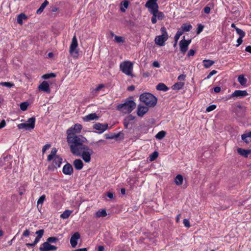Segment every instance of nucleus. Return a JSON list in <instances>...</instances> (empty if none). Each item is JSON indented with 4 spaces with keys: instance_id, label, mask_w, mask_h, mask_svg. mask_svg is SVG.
<instances>
[{
    "instance_id": "f257e3e1",
    "label": "nucleus",
    "mask_w": 251,
    "mask_h": 251,
    "mask_svg": "<svg viewBox=\"0 0 251 251\" xmlns=\"http://www.w3.org/2000/svg\"><path fill=\"white\" fill-rule=\"evenodd\" d=\"M87 141L86 138L82 135L67 137V142L69 146L70 151L74 155H79L82 149H85Z\"/></svg>"
},
{
    "instance_id": "f03ea898",
    "label": "nucleus",
    "mask_w": 251,
    "mask_h": 251,
    "mask_svg": "<svg viewBox=\"0 0 251 251\" xmlns=\"http://www.w3.org/2000/svg\"><path fill=\"white\" fill-rule=\"evenodd\" d=\"M57 149L55 148H53L51 150L50 154L48 156L47 160L50 161L53 160L52 164L49 166L48 169L50 170H54V169L60 167L62 162V158L59 155H56Z\"/></svg>"
},
{
    "instance_id": "7ed1b4c3",
    "label": "nucleus",
    "mask_w": 251,
    "mask_h": 251,
    "mask_svg": "<svg viewBox=\"0 0 251 251\" xmlns=\"http://www.w3.org/2000/svg\"><path fill=\"white\" fill-rule=\"evenodd\" d=\"M139 99L146 106L150 107H154L156 105L157 101V98L150 93L142 94Z\"/></svg>"
},
{
    "instance_id": "20e7f679",
    "label": "nucleus",
    "mask_w": 251,
    "mask_h": 251,
    "mask_svg": "<svg viewBox=\"0 0 251 251\" xmlns=\"http://www.w3.org/2000/svg\"><path fill=\"white\" fill-rule=\"evenodd\" d=\"M136 107V103L133 100L126 99L123 103L119 104L117 106V109L119 111L125 113H130Z\"/></svg>"
},
{
    "instance_id": "39448f33",
    "label": "nucleus",
    "mask_w": 251,
    "mask_h": 251,
    "mask_svg": "<svg viewBox=\"0 0 251 251\" xmlns=\"http://www.w3.org/2000/svg\"><path fill=\"white\" fill-rule=\"evenodd\" d=\"M133 64L131 62L129 61H125L120 64V68L123 73L126 75L133 77L134 75L132 73L133 67Z\"/></svg>"
},
{
    "instance_id": "423d86ee",
    "label": "nucleus",
    "mask_w": 251,
    "mask_h": 251,
    "mask_svg": "<svg viewBox=\"0 0 251 251\" xmlns=\"http://www.w3.org/2000/svg\"><path fill=\"white\" fill-rule=\"evenodd\" d=\"M85 149H82L79 155H75L77 156H81L86 163H89L91 161V155L93 153V150L86 146Z\"/></svg>"
},
{
    "instance_id": "0eeeda50",
    "label": "nucleus",
    "mask_w": 251,
    "mask_h": 251,
    "mask_svg": "<svg viewBox=\"0 0 251 251\" xmlns=\"http://www.w3.org/2000/svg\"><path fill=\"white\" fill-rule=\"evenodd\" d=\"M27 123H22L18 124L17 127L19 129H24L26 130L33 129L35 127V118L32 117L27 120Z\"/></svg>"
},
{
    "instance_id": "6e6552de",
    "label": "nucleus",
    "mask_w": 251,
    "mask_h": 251,
    "mask_svg": "<svg viewBox=\"0 0 251 251\" xmlns=\"http://www.w3.org/2000/svg\"><path fill=\"white\" fill-rule=\"evenodd\" d=\"M78 46L77 39L75 35H74L71 44L70 46L69 52L74 58H77L79 53L78 51L76 50Z\"/></svg>"
},
{
    "instance_id": "1a4fd4ad",
    "label": "nucleus",
    "mask_w": 251,
    "mask_h": 251,
    "mask_svg": "<svg viewBox=\"0 0 251 251\" xmlns=\"http://www.w3.org/2000/svg\"><path fill=\"white\" fill-rule=\"evenodd\" d=\"M82 128V126L80 124H76L74 126H72L67 129L66 133L67 137L78 136L77 134L79 133Z\"/></svg>"
},
{
    "instance_id": "9d476101",
    "label": "nucleus",
    "mask_w": 251,
    "mask_h": 251,
    "mask_svg": "<svg viewBox=\"0 0 251 251\" xmlns=\"http://www.w3.org/2000/svg\"><path fill=\"white\" fill-rule=\"evenodd\" d=\"M246 107L240 104L234 108V112L237 118H243L246 116Z\"/></svg>"
},
{
    "instance_id": "9b49d317",
    "label": "nucleus",
    "mask_w": 251,
    "mask_h": 251,
    "mask_svg": "<svg viewBox=\"0 0 251 251\" xmlns=\"http://www.w3.org/2000/svg\"><path fill=\"white\" fill-rule=\"evenodd\" d=\"M108 127L107 124H101L100 123H96L93 125V128L98 130L97 133L100 134L105 131ZM96 132V131H95Z\"/></svg>"
},
{
    "instance_id": "f8f14e48",
    "label": "nucleus",
    "mask_w": 251,
    "mask_h": 251,
    "mask_svg": "<svg viewBox=\"0 0 251 251\" xmlns=\"http://www.w3.org/2000/svg\"><path fill=\"white\" fill-rule=\"evenodd\" d=\"M57 247L52 245L48 242H45L43 243L39 248L40 251H50L56 250Z\"/></svg>"
},
{
    "instance_id": "ddd939ff",
    "label": "nucleus",
    "mask_w": 251,
    "mask_h": 251,
    "mask_svg": "<svg viewBox=\"0 0 251 251\" xmlns=\"http://www.w3.org/2000/svg\"><path fill=\"white\" fill-rule=\"evenodd\" d=\"M185 37H183L184 39L179 42V46L180 51L184 53L188 50V46L191 42V40H186L184 39Z\"/></svg>"
},
{
    "instance_id": "4468645a",
    "label": "nucleus",
    "mask_w": 251,
    "mask_h": 251,
    "mask_svg": "<svg viewBox=\"0 0 251 251\" xmlns=\"http://www.w3.org/2000/svg\"><path fill=\"white\" fill-rule=\"evenodd\" d=\"M38 89L39 91H43L48 94L50 93V84L47 81H43L39 86Z\"/></svg>"
},
{
    "instance_id": "2eb2a0df",
    "label": "nucleus",
    "mask_w": 251,
    "mask_h": 251,
    "mask_svg": "<svg viewBox=\"0 0 251 251\" xmlns=\"http://www.w3.org/2000/svg\"><path fill=\"white\" fill-rule=\"evenodd\" d=\"M149 111V108L141 104H139L137 109V114L139 117H142Z\"/></svg>"
},
{
    "instance_id": "dca6fc26",
    "label": "nucleus",
    "mask_w": 251,
    "mask_h": 251,
    "mask_svg": "<svg viewBox=\"0 0 251 251\" xmlns=\"http://www.w3.org/2000/svg\"><path fill=\"white\" fill-rule=\"evenodd\" d=\"M248 95L246 90H235L230 96V98L236 97L242 98Z\"/></svg>"
},
{
    "instance_id": "f3484780",
    "label": "nucleus",
    "mask_w": 251,
    "mask_h": 251,
    "mask_svg": "<svg viewBox=\"0 0 251 251\" xmlns=\"http://www.w3.org/2000/svg\"><path fill=\"white\" fill-rule=\"evenodd\" d=\"M80 237V234L78 232H75L71 237L70 244L73 248H75L77 244V240Z\"/></svg>"
},
{
    "instance_id": "a211bd4d",
    "label": "nucleus",
    "mask_w": 251,
    "mask_h": 251,
    "mask_svg": "<svg viewBox=\"0 0 251 251\" xmlns=\"http://www.w3.org/2000/svg\"><path fill=\"white\" fill-rule=\"evenodd\" d=\"M62 172L66 175H72L73 173V168L69 163L66 164L63 167Z\"/></svg>"
},
{
    "instance_id": "6ab92c4d",
    "label": "nucleus",
    "mask_w": 251,
    "mask_h": 251,
    "mask_svg": "<svg viewBox=\"0 0 251 251\" xmlns=\"http://www.w3.org/2000/svg\"><path fill=\"white\" fill-rule=\"evenodd\" d=\"M168 37L164 36V35L156 36L154 41L156 44L162 46L164 45L165 42L168 39Z\"/></svg>"
},
{
    "instance_id": "aec40b11",
    "label": "nucleus",
    "mask_w": 251,
    "mask_h": 251,
    "mask_svg": "<svg viewBox=\"0 0 251 251\" xmlns=\"http://www.w3.org/2000/svg\"><path fill=\"white\" fill-rule=\"evenodd\" d=\"M157 0H148L145 4V6L148 8L149 10L152 9L154 8L156 9L158 7L157 3Z\"/></svg>"
},
{
    "instance_id": "412c9836",
    "label": "nucleus",
    "mask_w": 251,
    "mask_h": 251,
    "mask_svg": "<svg viewBox=\"0 0 251 251\" xmlns=\"http://www.w3.org/2000/svg\"><path fill=\"white\" fill-rule=\"evenodd\" d=\"M99 119V117L97 116L95 113L89 114L83 117V120L84 122H88L92 120H98Z\"/></svg>"
},
{
    "instance_id": "4be33fe9",
    "label": "nucleus",
    "mask_w": 251,
    "mask_h": 251,
    "mask_svg": "<svg viewBox=\"0 0 251 251\" xmlns=\"http://www.w3.org/2000/svg\"><path fill=\"white\" fill-rule=\"evenodd\" d=\"M73 165L76 170H80L82 169L84 165L81 159H76L74 161Z\"/></svg>"
},
{
    "instance_id": "5701e85b",
    "label": "nucleus",
    "mask_w": 251,
    "mask_h": 251,
    "mask_svg": "<svg viewBox=\"0 0 251 251\" xmlns=\"http://www.w3.org/2000/svg\"><path fill=\"white\" fill-rule=\"evenodd\" d=\"M237 152L242 156L247 157L248 155L251 153V150H245L242 148H238Z\"/></svg>"
},
{
    "instance_id": "b1692460",
    "label": "nucleus",
    "mask_w": 251,
    "mask_h": 251,
    "mask_svg": "<svg viewBox=\"0 0 251 251\" xmlns=\"http://www.w3.org/2000/svg\"><path fill=\"white\" fill-rule=\"evenodd\" d=\"M27 19V16L24 13H22L18 15L17 18V22L21 25L23 24V20Z\"/></svg>"
},
{
    "instance_id": "393cba45",
    "label": "nucleus",
    "mask_w": 251,
    "mask_h": 251,
    "mask_svg": "<svg viewBox=\"0 0 251 251\" xmlns=\"http://www.w3.org/2000/svg\"><path fill=\"white\" fill-rule=\"evenodd\" d=\"M156 89L159 91L166 92L169 90V88L164 83H159L156 87Z\"/></svg>"
},
{
    "instance_id": "a878e982",
    "label": "nucleus",
    "mask_w": 251,
    "mask_h": 251,
    "mask_svg": "<svg viewBox=\"0 0 251 251\" xmlns=\"http://www.w3.org/2000/svg\"><path fill=\"white\" fill-rule=\"evenodd\" d=\"M203 65L205 68H208L212 66L215 62L210 59H204L203 60Z\"/></svg>"
},
{
    "instance_id": "bb28decb",
    "label": "nucleus",
    "mask_w": 251,
    "mask_h": 251,
    "mask_svg": "<svg viewBox=\"0 0 251 251\" xmlns=\"http://www.w3.org/2000/svg\"><path fill=\"white\" fill-rule=\"evenodd\" d=\"M183 177L181 175H177L175 179V182L176 185H181L183 183Z\"/></svg>"
},
{
    "instance_id": "cd10ccee",
    "label": "nucleus",
    "mask_w": 251,
    "mask_h": 251,
    "mask_svg": "<svg viewBox=\"0 0 251 251\" xmlns=\"http://www.w3.org/2000/svg\"><path fill=\"white\" fill-rule=\"evenodd\" d=\"M154 10L156 11V13H155V16H156V17L157 18V19L158 20H162L163 18L164 17V15L163 12H160L158 11V7H157V8H156V9L155 8H154L152 9H151V11H152Z\"/></svg>"
},
{
    "instance_id": "c85d7f7f",
    "label": "nucleus",
    "mask_w": 251,
    "mask_h": 251,
    "mask_svg": "<svg viewBox=\"0 0 251 251\" xmlns=\"http://www.w3.org/2000/svg\"><path fill=\"white\" fill-rule=\"evenodd\" d=\"M49 4V1L47 0H45L43 3L41 4L39 8L36 11V14H41L46 7V6Z\"/></svg>"
},
{
    "instance_id": "c756f323",
    "label": "nucleus",
    "mask_w": 251,
    "mask_h": 251,
    "mask_svg": "<svg viewBox=\"0 0 251 251\" xmlns=\"http://www.w3.org/2000/svg\"><path fill=\"white\" fill-rule=\"evenodd\" d=\"M181 28L180 31L183 33L184 32L189 31L192 28V26L190 24H183Z\"/></svg>"
},
{
    "instance_id": "7c9ffc66",
    "label": "nucleus",
    "mask_w": 251,
    "mask_h": 251,
    "mask_svg": "<svg viewBox=\"0 0 251 251\" xmlns=\"http://www.w3.org/2000/svg\"><path fill=\"white\" fill-rule=\"evenodd\" d=\"M125 134L123 132H119L117 134L113 133V139L118 140H122L124 139Z\"/></svg>"
},
{
    "instance_id": "2f4dec72",
    "label": "nucleus",
    "mask_w": 251,
    "mask_h": 251,
    "mask_svg": "<svg viewBox=\"0 0 251 251\" xmlns=\"http://www.w3.org/2000/svg\"><path fill=\"white\" fill-rule=\"evenodd\" d=\"M72 213V211L66 210L61 214L60 217L63 219H66L69 218Z\"/></svg>"
},
{
    "instance_id": "473e14b6",
    "label": "nucleus",
    "mask_w": 251,
    "mask_h": 251,
    "mask_svg": "<svg viewBox=\"0 0 251 251\" xmlns=\"http://www.w3.org/2000/svg\"><path fill=\"white\" fill-rule=\"evenodd\" d=\"M238 81L242 86H245L247 82V79L243 75H240L238 76Z\"/></svg>"
},
{
    "instance_id": "72a5a7b5",
    "label": "nucleus",
    "mask_w": 251,
    "mask_h": 251,
    "mask_svg": "<svg viewBox=\"0 0 251 251\" xmlns=\"http://www.w3.org/2000/svg\"><path fill=\"white\" fill-rule=\"evenodd\" d=\"M45 199H46V196L45 195H43L41 197H40V198H39V199L38 200V201H37V207L38 209H39V205H41L40 208H41L42 205L43 204Z\"/></svg>"
},
{
    "instance_id": "f704fd0d",
    "label": "nucleus",
    "mask_w": 251,
    "mask_h": 251,
    "mask_svg": "<svg viewBox=\"0 0 251 251\" xmlns=\"http://www.w3.org/2000/svg\"><path fill=\"white\" fill-rule=\"evenodd\" d=\"M44 233V229H40L37 231H36L35 234L37 235V237L35 238V240L39 242L40 239L43 236Z\"/></svg>"
},
{
    "instance_id": "c9c22d12",
    "label": "nucleus",
    "mask_w": 251,
    "mask_h": 251,
    "mask_svg": "<svg viewBox=\"0 0 251 251\" xmlns=\"http://www.w3.org/2000/svg\"><path fill=\"white\" fill-rule=\"evenodd\" d=\"M166 134V131L162 130L158 132L155 137L157 139L161 140L165 136Z\"/></svg>"
},
{
    "instance_id": "e433bc0d",
    "label": "nucleus",
    "mask_w": 251,
    "mask_h": 251,
    "mask_svg": "<svg viewBox=\"0 0 251 251\" xmlns=\"http://www.w3.org/2000/svg\"><path fill=\"white\" fill-rule=\"evenodd\" d=\"M95 215L97 217H104L107 215V213L105 209H102L101 211H98Z\"/></svg>"
},
{
    "instance_id": "4c0bfd02",
    "label": "nucleus",
    "mask_w": 251,
    "mask_h": 251,
    "mask_svg": "<svg viewBox=\"0 0 251 251\" xmlns=\"http://www.w3.org/2000/svg\"><path fill=\"white\" fill-rule=\"evenodd\" d=\"M184 85V83L183 82H177V83H176V84H175L173 86V89H176V90H179V89H182L183 86Z\"/></svg>"
},
{
    "instance_id": "58836bf2",
    "label": "nucleus",
    "mask_w": 251,
    "mask_h": 251,
    "mask_svg": "<svg viewBox=\"0 0 251 251\" xmlns=\"http://www.w3.org/2000/svg\"><path fill=\"white\" fill-rule=\"evenodd\" d=\"M56 76L55 74L53 73L46 74L42 76V78L44 79H48L51 77H54Z\"/></svg>"
},
{
    "instance_id": "ea45409f",
    "label": "nucleus",
    "mask_w": 251,
    "mask_h": 251,
    "mask_svg": "<svg viewBox=\"0 0 251 251\" xmlns=\"http://www.w3.org/2000/svg\"><path fill=\"white\" fill-rule=\"evenodd\" d=\"M149 12L152 14V16L151 17V22L152 24H155L157 22V18L155 16V13H156V10H153L152 11H151V10H149Z\"/></svg>"
},
{
    "instance_id": "a19ab883",
    "label": "nucleus",
    "mask_w": 251,
    "mask_h": 251,
    "mask_svg": "<svg viewBox=\"0 0 251 251\" xmlns=\"http://www.w3.org/2000/svg\"><path fill=\"white\" fill-rule=\"evenodd\" d=\"M28 105H29V103L27 101L22 102L20 105V109L22 111H25V110H26Z\"/></svg>"
},
{
    "instance_id": "79ce46f5",
    "label": "nucleus",
    "mask_w": 251,
    "mask_h": 251,
    "mask_svg": "<svg viewBox=\"0 0 251 251\" xmlns=\"http://www.w3.org/2000/svg\"><path fill=\"white\" fill-rule=\"evenodd\" d=\"M158 156V153L157 151H155L150 154L149 158L150 160L152 161L154 160Z\"/></svg>"
},
{
    "instance_id": "37998d69",
    "label": "nucleus",
    "mask_w": 251,
    "mask_h": 251,
    "mask_svg": "<svg viewBox=\"0 0 251 251\" xmlns=\"http://www.w3.org/2000/svg\"><path fill=\"white\" fill-rule=\"evenodd\" d=\"M115 41L118 43H123L125 42L124 38L122 36L116 35L115 36Z\"/></svg>"
},
{
    "instance_id": "c03bdc74",
    "label": "nucleus",
    "mask_w": 251,
    "mask_h": 251,
    "mask_svg": "<svg viewBox=\"0 0 251 251\" xmlns=\"http://www.w3.org/2000/svg\"><path fill=\"white\" fill-rule=\"evenodd\" d=\"M58 241V239L56 237H50L47 240V242L50 243H55Z\"/></svg>"
},
{
    "instance_id": "a18cd8bd",
    "label": "nucleus",
    "mask_w": 251,
    "mask_h": 251,
    "mask_svg": "<svg viewBox=\"0 0 251 251\" xmlns=\"http://www.w3.org/2000/svg\"><path fill=\"white\" fill-rule=\"evenodd\" d=\"M237 33L239 35V37H245V32L242 29L239 28H236Z\"/></svg>"
},
{
    "instance_id": "49530a36",
    "label": "nucleus",
    "mask_w": 251,
    "mask_h": 251,
    "mask_svg": "<svg viewBox=\"0 0 251 251\" xmlns=\"http://www.w3.org/2000/svg\"><path fill=\"white\" fill-rule=\"evenodd\" d=\"M0 85L5 86L8 88H10L14 86V84L8 82H2L0 83Z\"/></svg>"
},
{
    "instance_id": "de8ad7c7",
    "label": "nucleus",
    "mask_w": 251,
    "mask_h": 251,
    "mask_svg": "<svg viewBox=\"0 0 251 251\" xmlns=\"http://www.w3.org/2000/svg\"><path fill=\"white\" fill-rule=\"evenodd\" d=\"M204 25L199 24L198 25V28L197 29V34H199L203 29Z\"/></svg>"
},
{
    "instance_id": "09e8293b",
    "label": "nucleus",
    "mask_w": 251,
    "mask_h": 251,
    "mask_svg": "<svg viewBox=\"0 0 251 251\" xmlns=\"http://www.w3.org/2000/svg\"><path fill=\"white\" fill-rule=\"evenodd\" d=\"M216 107H217L216 105L215 104L210 105L206 108V111L207 112H211V111L214 110V109H215Z\"/></svg>"
},
{
    "instance_id": "8fccbe9b",
    "label": "nucleus",
    "mask_w": 251,
    "mask_h": 251,
    "mask_svg": "<svg viewBox=\"0 0 251 251\" xmlns=\"http://www.w3.org/2000/svg\"><path fill=\"white\" fill-rule=\"evenodd\" d=\"M183 34V32L180 31V29H179L177 32L176 33L175 36V40L178 41L179 39L180 36L182 35Z\"/></svg>"
},
{
    "instance_id": "3c124183",
    "label": "nucleus",
    "mask_w": 251,
    "mask_h": 251,
    "mask_svg": "<svg viewBox=\"0 0 251 251\" xmlns=\"http://www.w3.org/2000/svg\"><path fill=\"white\" fill-rule=\"evenodd\" d=\"M160 31L161 32V33H162V35H164V36H166V37H168V33L167 32L166 28L164 26L162 27L161 28Z\"/></svg>"
},
{
    "instance_id": "603ef678",
    "label": "nucleus",
    "mask_w": 251,
    "mask_h": 251,
    "mask_svg": "<svg viewBox=\"0 0 251 251\" xmlns=\"http://www.w3.org/2000/svg\"><path fill=\"white\" fill-rule=\"evenodd\" d=\"M39 242L36 240H34V242L32 243H26L25 245L27 247H34Z\"/></svg>"
},
{
    "instance_id": "864d4df0",
    "label": "nucleus",
    "mask_w": 251,
    "mask_h": 251,
    "mask_svg": "<svg viewBox=\"0 0 251 251\" xmlns=\"http://www.w3.org/2000/svg\"><path fill=\"white\" fill-rule=\"evenodd\" d=\"M121 6H124V8H127L129 5V1L125 0L121 3Z\"/></svg>"
},
{
    "instance_id": "5fc2aeb1",
    "label": "nucleus",
    "mask_w": 251,
    "mask_h": 251,
    "mask_svg": "<svg viewBox=\"0 0 251 251\" xmlns=\"http://www.w3.org/2000/svg\"><path fill=\"white\" fill-rule=\"evenodd\" d=\"M183 224L185 226L187 227H190L191 225L190 224V222H189V220L187 219H184L183 220Z\"/></svg>"
},
{
    "instance_id": "6e6d98bb",
    "label": "nucleus",
    "mask_w": 251,
    "mask_h": 251,
    "mask_svg": "<svg viewBox=\"0 0 251 251\" xmlns=\"http://www.w3.org/2000/svg\"><path fill=\"white\" fill-rule=\"evenodd\" d=\"M50 145L48 144L44 146L42 149L43 153L44 154L46 151V150L49 149L50 147Z\"/></svg>"
},
{
    "instance_id": "4d7b16f0",
    "label": "nucleus",
    "mask_w": 251,
    "mask_h": 251,
    "mask_svg": "<svg viewBox=\"0 0 251 251\" xmlns=\"http://www.w3.org/2000/svg\"><path fill=\"white\" fill-rule=\"evenodd\" d=\"M217 73V72L216 70H212V71H211L209 73L208 75L206 77V79H209L212 75L216 74Z\"/></svg>"
},
{
    "instance_id": "13d9d810",
    "label": "nucleus",
    "mask_w": 251,
    "mask_h": 251,
    "mask_svg": "<svg viewBox=\"0 0 251 251\" xmlns=\"http://www.w3.org/2000/svg\"><path fill=\"white\" fill-rule=\"evenodd\" d=\"M195 53H196V51H195V50H193V49H191V50L189 51V52H188V54H187V56H188V57H190V56H193V55H194V54H195Z\"/></svg>"
},
{
    "instance_id": "bf43d9fd",
    "label": "nucleus",
    "mask_w": 251,
    "mask_h": 251,
    "mask_svg": "<svg viewBox=\"0 0 251 251\" xmlns=\"http://www.w3.org/2000/svg\"><path fill=\"white\" fill-rule=\"evenodd\" d=\"M104 136L107 139H113V133L105 134Z\"/></svg>"
},
{
    "instance_id": "052dcab7",
    "label": "nucleus",
    "mask_w": 251,
    "mask_h": 251,
    "mask_svg": "<svg viewBox=\"0 0 251 251\" xmlns=\"http://www.w3.org/2000/svg\"><path fill=\"white\" fill-rule=\"evenodd\" d=\"M244 37H239L238 39L237 40V45H236L237 47H238L239 45H240L242 42H243V38Z\"/></svg>"
},
{
    "instance_id": "680f3d73",
    "label": "nucleus",
    "mask_w": 251,
    "mask_h": 251,
    "mask_svg": "<svg viewBox=\"0 0 251 251\" xmlns=\"http://www.w3.org/2000/svg\"><path fill=\"white\" fill-rule=\"evenodd\" d=\"M100 143H102V144H104H104H106V142H105L104 140L100 139V140H99L98 141H97V142H96L94 143V144H95L96 145L98 146H99V144H100Z\"/></svg>"
},
{
    "instance_id": "e2e57ef3",
    "label": "nucleus",
    "mask_w": 251,
    "mask_h": 251,
    "mask_svg": "<svg viewBox=\"0 0 251 251\" xmlns=\"http://www.w3.org/2000/svg\"><path fill=\"white\" fill-rule=\"evenodd\" d=\"M186 78V75H181L178 76L177 79L178 80L180 81H184L185 79Z\"/></svg>"
},
{
    "instance_id": "0e129e2a",
    "label": "nucleus",
    "mask_w": 251,
    "mask_h": 251,
    "mask_svg": "<svg viewBox=\"0 0 251 251\" xmlns=\"http://www.w3.org/2000/svg\"><path fill=\"white\" fill-rule=\"evenodd\" d=\"M204 12L206 14H209L210 13V8L208 6H205L204 8Z\"/></svg>"
},
{
    "instance_id": "69168bd1",
    "label": "nucleus",
    "mask_w": 251,
    "mask_h": 251,
    "mask_svg": "<svg viewBox=\"0 0 251 251\" xmlns=\"http://www.w3.org/2000/svg\"><path fill=\"white\" fill-rule=\"evenodd\" d=\"M129 121H127L126 120V119L125 118L124 121V126H125V127L126 128H128V126L129 125Z\"/></svg>"
},
{
    "instance_id": "338daca9",
    "label": "nucleus",
    "mask_w": 251,
    "mask_h": 251,
    "mask_svg": "<svg viewBox=\"0 0 251 251\" xmlns=\"http://www.w3.org/2000/svg\"><path fill=\"white\" fill-rule=\"evenodd\" d=\"M30 233L28 229H26L24 232H23V236L24 237H27L29 236Z\"/></svg>"
},
{
    "instance_id": "774afa93",
    "label": "nucleus",
    "mask_w": 251,
    "mask_h": 251,
    "mask_svg": "<svg viewBox=\"0 0 251 251\" xmlns=\"http://www.w3.org/2000/svg\"><path fill=\"white\" fill-rule=\"evenodd\" d=\"M213 90L215 93H219L221 91V88L220 87L216 86L213 88Z\"/></svg>"
}]
</instances>
